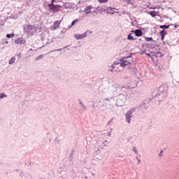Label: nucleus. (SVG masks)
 Returning a JSON list of instances; mask_svg holds the SVG:
<instances>
[{
    "mask_svg": "<svg viewBox=\"0 0 179 179\" xmlns=\"http://www.w3.org/2000/svg\"><path fill=\"white\" fill-rule=\"evenodd\" d=\"M147 55H150V54H147Z\"/></svg>",
    "mask_w": 179,
    "mask_h": 179,
    "instance_id": "28",
    "label": "nucleus"
},
{
    "mask_svg": "<svg viewBox=\"0 0 179 179\" xmlns=\"http://www.w3.org/2000/svg\"><path fill=\"white\" fill-rule=\"evenodd\" d=\"M159 34H161V40L163 41V40H164L165 36H167V31L163 29L160 31Z\"/></svg>",
    "mask_w": 179,
    "mask_h": 179,
    "instance_id": "10",
    "label": "nucleus"
},
{
    "mask_svg": "<svg viewBox=\"0 0 179 179\" xmlns=\"http://www.w3.org/2000/svg\"><path fill=\"white\" fill-rule=\"evenodd\" d=\"M6 44H8V42H6Z\"/></svg>",
    "mask_w": 179,
    "mask_h": 179,
    "instance_id": "27",
    "label": "nucleus"
},
{
    "mask_svg": "<svg viewBox=\"0 0 179 179\" xmlns=\"http://www.w3.org/2000/svg\"><path fill=\"white\" fill-rule=\"evenodd\" d=\"M37 30H38V28L31 24H28L27 25L26 28H24L25 33H27L31 36H33V34H34V32L37 33Z\"/></svg>",
    "mask_w": 179,
    "mask_h": 179,
    "instance_id": "1",
    "label": "nucleus"
},
{
    "mask_svg": "<svg viewBox=\"0 0 179 179\" xmlns=\"http://www.w3.org/2000/svg\"><path fill=\"white\" fill-rule=\"evenodd\" d=\"M6 37H7V38H10V37L13 38V37H15V34H8L6 35Z\"/></svg>",
    "mask_w": 179,
    "mask_h": 179,
    "instance_id": "17",
    "label": "nucleus"
},
{
    "mask_svg": "<svg viewBox=\"0 0 179 179\" xmlns=\"http://www.w3.org/2000/svg\"><path fill=\"white\" fill-rule=\"evenodd\" d=\"M145 41L147 42H149V41H153V38L152 37L149 38V37H145Z\"/></svg>",
    "mask_w": 179,
    "mask_h": 179,
    "instance_id": "18",
    "label": "nucleus"
},
{
    "mask_svg": "<svg viewBox=\"0 0 179 179\" xmlns=\"http://www.w3.org/2000/svg\"><path fill=\"white\" fill-rule=\"evenodd\" d=\"M131 118H132V112H131V110H129L126 113V120H127L128 124H131Z\"/></svg>",
    "mask_w": 179,
    "mask_h": 179,
    "instance_id": "7",
    "label": "nucleus"
},
{
    "mask_svg": "<svg viewBox=\"0 0 179 179\" xmlns=\"http://www.w3.org/2000/svg\"><path fill=\"white\" fill-rule=\"evenodd\" d=\"M163 153V150H161L160 153H159V156H162V154Z\"/></svg>",
    "mask_w": 179,
    "mask_h": 179,
    "instance_id": "24",
    "label": "nucleus"
},
{
    "mask_svg": "<svg viewBox=\"0 0 179 179\" xmlns=\"http://www.w3.org/2000/svg\"><path fill=\"white\" fill-rule=\"evenodd\" d=\"M134 152H135L136 153H138V151H136V150H134Z\"/></svg>",
    "mask_w": 179,
    "mask_h": 179,
    "instance_id": "26",
    "label": "nucleus"
},
{
    "mask_svg": "<svg viewBox=\"0 0 179 179\" xmlns=\"http://www.w3.org/2000/svg\"><path fill=\"white\" fill-rule=\"evenodd\" d=\"M15 60H16V57H11V59L9 60V64H13V62H15Z\"/></svg>",
    "mask_w": 179,
    "mask_h": 179,
    "instance_id": "15",
    "label": "nucleus"
},
{
    "mask_svg": "<svg viewBox=\"0 0 179 179\" xmlns=\"http://www.w3.org/2000/svg\"><path fill=\"white\" fill-rule=\"evenodd\" d=\"M77 40H82V38H85V37H86V34H77L75 36Z\"/></svg>",
    "mask_w": 179,
    "mask_h": 179,
    "instance_id": "11",
    "label": "nucleus"
},
{
    "mask_svg": "<svg viewBox=\"0 0 179 179\" xmlns=\"http://www.w3.org/2000/svg\"><path fill=\"white\" fill-rule=\"evenodd\" d=\"M150 15L152 17H156V16H157V12H156L155 10H152L150 13Z\"/></svg>",
    "mask_w": 179,
    "mask_h": 179,
    "instance_id": "12",
    "label": "nucleus"
},
{
    "mask_svg": "<svg viewBox=\"0 0 179 179\" xmlns=\"http://www.w3.org/2000/svg\"><path fill=\"white\" fill-rule=\"evenodd\" d=\"M138 163H141V159H138Z\"/></svg>",
    "mask_w": 179,
    "mask_h": 179,
    "instance_id": "25",
    "label": "nucleus"
},
{
    "mask_svg": "<svg viewBox=\"0 0 179 179\" xmlns=\"http://www.w3.org/2000/svg\"><path fill=\"white\" fill-rule=\"evenodd\" d=\"M15 44L17 45H22V44H26V40L23 38H18L17 40L15 41Z\"/></svg>",
    "mask_w": 179,
    "mask_h": 179,
    "instance_id": "6",
    "label": "nucleus"
},
{
    "mask_svg": "<svg viewBox=\"0 0 179 179\" xmlns=\"http://www.w3.org/2000/svg\"><path fill=\"white\" fill-rule=\"evenodd\" d=\"M128 40H136V38H134V36H132V34H130L128 35L127 36Z\"/></svg>",
    "mask_w": 179,
    "mask_h": 179,
    "instance_id": "14",
    "label": "nucleus"
},
{
    "mask_svg": "<svg viewBox=\"0 0 179 179\" xmlns=\"http://www.w3.org/2000/svg\"><path fill=\"white\" fill-rule=\"evenodd\" d=\"M131 33H134L136 37H141L143 34L142 31L141 29H136L135 31L132 30Z\"/></svg>",
    "mask_w": 179,
    "mask_h": 179,
    "instance_id": "9",
    "label": "nucleus"
},
{
    "mask_svg": "<svg viewBox=\"0 0 179 179\" xmlns=\"http://www.w3.org/2000/svg\"><path fill=\"white\" fill-rule=\"evenodd\" d=\"M76 22H78V20H75L71 22V27H72V26H75V23H76Z\"/></svg>",
    "mask_w": 179,
    "mask_h": 179,
    "instance_id": "21",
    "label": "nucleus"
},
{
    "mask_svg": "<svg viewBox=\"0 0 179 179\" xmlns=\"http://www.w3.org/2000/svg\"><path fill=\"white\" fill-rule=\"evenodd\" d=\"M94 8H93V6H87L85 9H84V12L85 13V15H89V13H92V9H94Z\"/></svg>",
    "mask_w": 179,
    "mask_h": 179,
    "instance_id": "8",
    "label": "nucleus"
},
{
    "mask_svg": "<svg viewBox=\"0 0 179 179\" xmlns=\"http://www.w3.org/2000/svg\"><path fill=\"white\" fill-rule=\"evenodd\" d=\"M129 64H132V57L131 56L123 57L120 59V66H127Z\"/></svg>",
    "mask_w": 179,
    "mask_h": 179,
    "instance_id": "2",
    "label": "nucleus"
},
{
    "mask_svg": "<svg viewBox=\"0 0 179 179\" xmlns=\"http://www.w3.org/2000/svg\"><path fill=\"white\" fill-rule=\"evenodd\" d=\"M62 20H57L54 22L52 26V30H57V29H59V26H61V22Z\"/></svg>",
    "mask_w": 179,
    "mask_h": 179,
    "instance_id": "5",
    "label": "nucleus"
},
{
    "mask_svg": "<svg viewBox=\"0 0 179 179\" xmlns=\"http://www.w3.org/2000/svg\"><path fill=\"white\" fill-rule=\"evenodd\" d=\"M170 27V25H161L159 26V29H169Z\"/></svg>",
    "mask_w": 179,
    "mask_h": 179,
    "instance_id": "16",
    "label": "nucleus"
},
{
    "mask_svg": "<svg viewBox=\"0 0 179 179\" xmlns=\"http://www.w3.org/2000/svg\"><path fill=\"white\" fill-rule=\"evenodd\" d=\"M157 55H159L160 57H162V52H159L157 53Z\"/></svg>",
    "mask_w": 179,
    "mask_h": 179,
    "instance_id": "23",
    "label": "nucleus"
},
{
    "mask_svg": "<svg viewBox=\"0 0 179 179\" xmlns=\"http://www.w3.org/2000/svg\"><path fill=\"white\" fill-rule=\"evenodd\" d=\"M121 66V64L120 63L114 64L110 67H109V71L111 72H117V71H120V68Z\"/></svg>",
    "mask_w": 179,
    "mask_h": 179,
    "instance_id": "4",
    "label": "nucleus"
},
{
    "mask_svg": "<svg viewBox=\"0 0 179 179\" xmlns=\"http://www.w3.org/2000/svg\"><path fill=\"white\" fill-rule=\"evenodd\" d=\"M55 2H57V0H51V3H50L54 4Z\"/></svg>",
    "mask_w": 179,
    "mask_h": 179,
    "instance_id": "22",
    "label": "nucleus"
},
{
    "mask_svg": "<svg viewBox=\"0 0 179 179\" xmlns=\"http://www.w3.org/2000/svg\"><path fill=\"white\" fill-rule=\"evenodd\" d=\"M42 58H44V55H41L35 58V61H40V59H42Z\"/></svg>",
    "mask_w": 179,
    "mask_h": 179,
    "instance_id": "13",
    "label": "nucleus"
},
{
    "mask_svg": "<svg viewBox=\"0 0 179 179\" xmlns=\"http://www.w3.org/2000/svg\"><path fill=\"white\" fill-rule=\"evenodd\" d=\"M48 8H49V10H51L53 13L55 12H59V9H61L62 6L57 4H52V3H50L48 4Z\"/></svg>",
    "mask_w": 179,
    "mask_h": 179,
    "instance_id": "3",
    "label": "nucleus"
},
{
    "mask_svg": "<svg viewBox=\"0 0 179 179\" xmlns=\"http://www.w3.org/2000/svg\"><path fill=\"white\" fill-rule=\"evenodd\" d=\"M153 9H156V8H153Z\"/></svg>",
    "mask_w": 179,
    "mask_h": 179,
    "instance_id": "29",
    "label": "nucleus"
},
{
    "mask_svg": "<svg viewBox=\"0 0 179 179\" xmlns=\"http://www.w3.org/2000/svg\"><path fill=\"white\" fill-rule=\"evenodd\" d=\"M3 97H7V96L3 93L0 94V99H3Z\"/></svg>",
    "mask_w": 179,
    "mask_h": 179,
    "instance_id": "20",
    "label": "nucleus"
},
{
    "mask_svg": "<svg viewBox=\"0 0 179 179\" xmlns=\"http://www.w3.org/2000/svg\"><path fill=\"white\" fill-rule=\"evenodd\" d=\"M98 2H99V3H107L108 0H98Z\"/></svg>",
    "mask_w": 179,
    "mask_h": 179,
    "instance_id": "19",
    "label": "nucleus"
}]
</instances>
